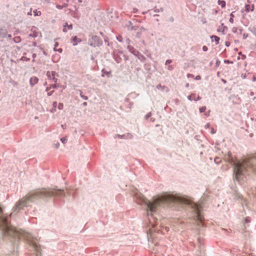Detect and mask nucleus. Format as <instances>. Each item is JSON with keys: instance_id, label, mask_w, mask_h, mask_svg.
<instances>
[{"instance_id": "1", "label": "nucleus", "mask_w": 256, "mask_h": 256, "mask_svg": "<svg viewBox=\"0 0 256 256\" xmlns=\"http://www.w3.org/2000/svg\"><path fill=\"white\" fill-rule=\"evenodd\" d=\"M136 198L138 200V204L144 206L146 210L150 224L152 227L156 224H154L156 222L155 220L156 219L154 214H156L163 206L172 203L190 206L194 212L195 216H194L196 221L202 223L204 220V218L200 213L201 206L200 204L192 202L190 200L184 197L165 194L154 197L152 200H148L143 196L139 195L136 196Z\"/></svg>"}, {"instance_id": "2", "label": "nucleus", "mask_w": 256, "mask_h": 256, "mask_svg": "<svg viewBox=\"0 0 256 256\" xmlns=\"http://www.w3.org/2000/svg\"><path fill=\"white\" fill-rule=\"evenodd\" d=\"M224 160L233 166L234 178L240 184L244 182L246 172L249 169L256 170V156L246 157L241 160L237 161L232 153L228 152V154L225 156Z\"/></svg>"}, {"instance_id": "3", "label": "nucleus", "mask_w": 256, "mask_h": 256, "mask_svg": "<svg viewBox=\"0 0 256 256\" xmlns=\"http://www.w3.org/2000/svg\"><path fill=\"white\" fill-rule=\"evenodd\" d=\"M64 192L62 190H41L27 194L25 196L19 200L12 208L10 216L16 214L24 206H27L31 202L40 198H49L52 196H64Z\"/></svg>"}, {"instance_id": "4", "label": "nucleus", "mask_w": 256, "mask_h": 256, "mask_svg": "<svg viewBox=\"0 0 256 256\" xmlns=\"http://www.w3.org/2000/svg\"><path fill=\"white\" fill-rule=\"evenodd\" d=\"M102 42V40L96 36H92L88 41L90 45L93 46H100Z\"/></svg>"}, {"instance_id": "5", "label": "nucleus", "mask_w": 256, "mask_h": 256, "mask_svg": "<svg viewBox=\"0 0 256 256\" xmlns=\"http://www.w3.org/2000/svg\"><path fill=\"white\" fill-rule=\"evenodd\" d=\"M128 50L132 53L134 56H136L137 54H138L139 52H138L134 48H133L131 46H128Z\"/></svg>"}, {"instance_id": "6", "label": "nucleus", "mask_w": 256, "mask_h": 256, "mask_svg": "<svg viewBox=\"0 0 256 256\" xmlns=\"http://www.w3.org/2000/svg\"><path fill=\"white\" fill-rule=\"evenodd\" d=\"M38 81V78L37 77L33 76L30 78V83L32 86H33L35 84H37Z\"/></svg>"}, {"instance_id": "7", "label": "nucleus", "mask_w": 256, "mask_h": 256, "mask_svg": "<svg viewBox=\"0 0 256 256\" xmlns=\"http://www.w3.org/2000/svg\"><path fill=\"white\" fill-rule=\"evenodd\" d=\"M63 32H67L68 30H70L72 28V24H68L67 22H66L63 26Z\"/></svg>"}, {"instance_id": "8", "label": "nucleus", "mask_w": 256, "mask_h": 256, "mask_svg": "<svg viewBox=\"0 0 256 256\" xmlns=\"http://www.w3.org/2000/svg\"><path fill=\"white\" fill-rule=\"evenodd\" d=\"M198 248L200 250V252L203 250L202 244H203V240L200 238H198Z\"/></svg>"}, {"instance_id": "9", "label": "nucleus", "mask_w": 256, "mask_h": 256, "mask_svg": "<svg viewBox=\"0 0 256 256\" xmlns=\"http://www.w3.org/2000/svg\"><path fill=\"white\" fill-rule=\"evenodd\" d=\"M254 5H252V6H250V5L249 4H246V9H245V10L246 12H250V11H253L254 10Z\"/></svg>"}, {"instance_id": "10", "label": "nucleus", "mask_w": 256, "mask_h": 256, "mask_svg": "<svg viewBox=\"0 0 256 256\" xmlns=\"http://www.w3.org/2000/svg\"><path fill=\"white\" fill-rule=\"evenodd\" d=\"M72 41H73V45L76 46L77 44V41H78V42H81V40L78 39L77 36H76L73 38Z\"/></svg>"}, {"instance_id": "11", "label": "nucleus", "mask_w": 256, "mask_h": 256, "mask_svg": "<svg viewBox=\"0 0 256 256\" xmlns=\"http://www.w3.org/2000/svg\"><path fill=\"white\" fill-rule=\"evenodd\" d=\"M136 56L141 62H144L145 60L144 56L142 54H140V52H138V54H137Z\"/></svg>"}, {"instance_id": "12", "label": "nucleus", "mask_w": 256, "mask_h": 256, "mask_svg": "<svg viewBox=\"0 0 256 256\" xmlns=\"http://www.w3.org/2000/svg\"><path fill=\"white\" fill-rule=\"evenodd\" d=\"M38 36V32H36L34 30L32 32H31L29 34V36L33 37V38H36V37Z\"/></svg>"}, {"instance_id": "13", "label": "nucleus", "mask_w": 256, "mask_h": 256, "mask_svg": "<svg viewBox=\"0 0 256 256\" xmlns=\"http://www.w3.org/2000/svg\"><path fill=\"white\" fill-rule=\"evenodd\" d=\"M188 98L190 100H196V94H192L191 95L188 96Z\"/></svg>"}, {"instance_id": "14", "label": "nucleus", "mask_w": 256, "mask_h": 256, "mask_svg": "<svg viewBox=\"0 0 256 256\" xmlns=\"http://www.w3.org/2000/svg\"><path fill=\"white\" fill-rule=\"evenodd\" d=\"M114 59L117 63H120L121 62V58L118 56H114Z\"/></svg>"}, {"instance_id": "15", "label": "nucleus", "mask_w": 256, "mask_h": 256, "mask_svg": "<svg viewBox=\"0 0 256 256\" xmlns=\"http://www.w3.org/2000/svg\"><path fill=\"white\" fill-rule=\"evenodd\" d=\"M218 4L224 8L226 6V2L224 0H218Z\"/></svg>"}, {"instance_id": "16", "label": "nucleus", "mask_w": 256, "mask_h": 256, "mask_svg": "<svg viewBox=\"0 0 256 256\" xmlns=\"http://www.w3.org/2000/svg\"><path fill=\"white\" fill-rule=\"evenodd\" d=\"M212 38H214V40L216 41V44H218V41L220 40V38L217 36H212Z\"/></svg>"}, {"instance_id": "17", "label": "nucleus", "mask_w": 256, "mask_h": 256, "mask_svg": "<svg viewBox=\"0 0 256 256\" xmlns=\"http://www.w3.org/2000/svg\"><path fill=\"white\" fill-rule=\"evenodd\" d=\"M14 41L15 42L17 43V42H19L20 40V37L19 36H16L15 38H14Z\"/></svg>"}, {"instance_id": "18", "label": "nucleus", "mask_w": 256, "mask_h": 256, "mask_svg": "<svg viewBox=\"0 0 256 256\" xmlns=\"http://www.w3.org/2000/svg\"><path fill=\"white\" fill-rule=\"evenodd\" d=\"M230 22H231V23H233L234 22V19H233V18L234 17V15L233 14V12L231 13L230 14Z\"/></svg>"}, {"instance_id": "19", "label": "nucleus", "mask_w": 256, "mask_h": 256, "mask_svg": "<svg viewBox=\"0 0 256 256\" xmlns=\"http://www.w3.org/2000/svg\"><path fill=\"white\" fill-rule=\"evenodd\" d=\"M218 30L219 32H224V28L223 27V24H222L221 26H220L218 29Z\"/></svg>"}, {"instance_id": "20", "label": "nucleus", "mask_w": 256, "mask_h": 256, "mask_svg": "<svg viewBox=\"0 0 256 256\" xmlns=\"http://www.w3.org/2000/svg\"><path fill=\"white\" fill-rule=\"evenodd\" d=\"M132 137V136L131 134L128 133L125 135L124 138H131Z\"/></svg>"}, {"instance_id": "21", "label": "nucleus", "mask_w": 256, "mask_h": 256, "mask_svg": "<svg viewBox=\"0 0 256 256\" xmlns=\"http://www.w3.org/2000/svg\"><path fill=\"white\" fill-rule=\"evenodd\" d=\"M220 161H221V160H220V158H219L218 157H216L214 158V162L217 164H218L220 162Z\"/></svg>"}, {"instance_id": "22", "label": "nucleus", "mask_w": 256, "mask_h": 256, "mask_svg": "<svg viewBox=\"0 0 256 256\" xmlns=\"http://www.w3.org/2000/svg\"><path fill=\"white\" fill-rule=\"evenodd\" d=\"M50 74L51 73H50V71H48L47 72H46V76L50 79H51L52 78V76Z\"/></svg>"}, {"instance_id": "23", "label": "nucleus", "mask_w": 256, "mask_h": 256, "mask_svg": "<svg viewBox=\"0 0 256 256\" xmlns=\"http://www.w3.org/2000/svg\"><path fill=\"white\" fill-rule=\"evenodd\" d=\"M64 105L62 103H59L58 105V108L59 110H62L63 108Z\"/></svg>"}, {"instance_id": "24", "label": "nucleus", "mask_w": 256, "mask_h": 256, "mask_svg": "<svg viewBox=\"0 0 256 256\" xmlns=\"http://www.w3.org/2000/svg\"><path fill=\"white\" fill-rule=\"evenodd\" d=\"M206 110V106H202V108H200V112H204Z\"/></svg>"}, {"instance_id": "25", "label": "nucleus", "mask_w": 256, "mask_h": 256, "mask_svg": "<svg viewBox=\"0 0 256 256\" xmlns=\"http://www.w3.org/2000/svg\"><path fill=\"white\" fill-rule=\"evenodd\" d=\"M60 140L63 144H65L67 141V139L66 138H60Z\"/></svg>"}, {"instance_id": "26", "label": "nucleus", "mask_w": 256, "mask_h": 256, "mask_svg": "<svg viewBox=\"0 0 256 256\" xmlns=\"http://www.w3.org/2000/svg\"><path fill=\"white\" fill-rule=\"evenodd\" d=\"M0 34L2 36V37L5 38L6 36V32H0Z\"/></svg>"}, {"instance_id": "27", "label": "nucleus", "mask_w": 256, "mask_h": 256, "mask_svg": "<svg viewBox=\"0 0 256 256\" xmlns=\"http://www.w3.org/2000/svg\"><path fill=\"white\" fill-rule=\"evenodd\" d=\"M59 86L58 84H54L51 86L50 88H56Z\"/></svg>"}, {"instance_id": "28", "label": "nucleus", "mask_w": 256, "mask_h": 256, "mask_svg": "<svg viewBox=\"0 0 256 256\" xmlns=\"http://www.w3.org/2000/svg\"><path fill=\"white\" fill-rule=\"evenodd\" d=\"M52 106H53V107L54 108V111H56V106H57V102H53Z\"/></svg>"}, {"instance_id": "29", "label": "nucleus", "mask_w": 256, "mask_h": 256, "mask_svg": "<svg viewBox=\"0 0 256 256\" xmlns=\"http://www.w3.org/2000/svg\"><path fill=\"white\" fill-rule=\"evenodd\" d=\"M10 82H12L14 86H17L18 85V82L14 80H11Z\"/></svg>"}, {"instance_id": "30", "label": "nucleus", "mask_w": 256, "mask_h": 256, "mask_svg": "<svg viewBox=\"0 0 256 256\" xmlns=\"http://www.w3.org/2000/svg\"><path fill=\"white\" fill-rule=\"evenodd\" d=\"M152 116V113L151 112H149L148 113L146 116V119H148V118H149L150 117Z\"/></svg>"}, {"instance_id": "31", "label": "nucleus", "mask_w": 256, "mask_h": 256, "mask_svg": "<svg viewBox=\"0 0 256 256\" xmlns=\"http://www.w3.org/2000/svg\"><path fill=\"white\" fill-rule=\"evenodd\" d=\"M160 11L162 12V8H160V9H158V8H156V9L154 10V12H160Z\"/></svg>"}, {"instance_id": "32", "label": "nucleus", "mask_w": 256, "mask_h": 256, "mask_svg": "<svg viewBox=\"0 0 256 256\" xmlns=\"http://www.w3.org/2000/svg\"><path fill=\"white\" fill-rule=\"evenodd\" d=\"M50 74L52 75V76L53 77H55V76L56 75V72L54 71H52V72H50Z\"/></svg>"}, {"instance_id": "33", "label": "nucleus", "mask_w": 256, "mask_h": 256, "mask_svg": "<svg viewBox=\"0 0 256 256\" xmlns=\"http://www.w3.org/2000/svg\"><path fill=\"white\" fill-rule=\"evenodd\" d=\"M208 47H207L206 46H203V47H202V50H203L204 51L206 52V51H207V50H208Z\"/></svg>"}, {"instance_id": "34", "label": "nucleus", "mask_w": 256, "mask_h": 256, "mask_svg": "<svg viewBox=\"0 0 256 256\" xmlns=\"http://www.w3.org/2000/svg\"><path fill=\"white\" fill-rule=\"evenodd\" d=\"M172 62V60H168L166 62V64H170Z\"/></svg>"}, {"instance_id": "35", "label": "nucleus", "mask_w": 256, "mask_h": 256, "mask_svg": "<svg viewBox=\"0 0 256 256\" xmlns=\"http://www.w3.org/2000/svg\"><path fill=\"white\" fill-rule=\"evenodd\" d=\"M116 136H117L119 138H125V135H124V134L122 135V136H121V135H119V134H118Z\"/></svg>"}, {"instance_id": "36", "label": "nucleus", "mask_w": 256, "mask_h": 256, "mask_svg": "<svg viewBox=\"0 0 256 256\" xmlns=\"http://www.w3.org/2000/svg\"><path fill=\"white\" fill-rule=\"evenodd\" d=\"M58 42H56L54 44V50H56V47L58 46Z\"/></svg>"}, {"instance_id": "37", "label": "nucleus", "mask_w": 256, "mask_h": 256, "mask_svg": "<svg viewBox=\"0 0 256 256\" xmlns=\"http://www.w3.org/2000/svg\"><path fill=\"white\" fill-rule=\"evenodd\" d=\"M216 130H214V128H212L211 129V133H212V134H215V133H216Z\"/></svg>"}, {"instance_id": "38", "label": "nucleus", "mask_w": 256, "mask_h": 256, "mask_svg": "<svg viewBox=\"0 0 256 256\" xmlns=\"http://www.w3.org/2000/svg\"><path fill=\"white\" fill-rule=\"evenodd\" d=\"M56 7L58 8V9H62V6H60V5H59V4H57L56 6Z\"/></svg>"}, {"instance_id": "39", "label": "nucleus", "mask_w": 256, "mask_h": 256, "mask_svg": "<svg viewBox=\"0 0 256 256\" xmlns=\"http://www.w3.org/2000/svg\"><path fill=\"white\" fill-rule=\"evenodd\" d=\"M52 80H53L55 83H56V82H57V81H58V79H57L55 77H53V78H52Z\"/></svg>"}, {"instance_id": "40", "label": "nucleus", "mask_w": 256, "mask_h": 256, "mask_svg": "<svg viewBox=\"0 0 256 256\" xmlns=\"http://www.w3.org/2000/svg\"><path fill=\"white\" fill-rule=\"evenodd\" d=\"M245 222H246V223H248V222H250V218H246V219H245Z\"/></svg>"}, {"instance_id": "41", "label": "nucleus", "mask_w": 256, "mask_h": 256, "mask_svg": "<svg viewBox=\"0 0 256 256\" xmlns=\"http://www.w3.org/2000/svg\"><path fill=\"white\" fill-rule=\"evenodd\" d=\"M56 51H58V52H59L61 53L62 51V48H58V49H56Z\"/></svg>"}, {"instance_id": "42", "label": "nucleus", "mask_w": 256, "mask_h": 256, "mask_svg": "<svg viewBox=\"0 0 256 256\" xmlns=\"http://www.w3.org/2000/svg\"><path fill=\"white\" fill-rule=\"evenodd\" d=\"M117 39L118 40H119L120 42H122V36H120L118 37H117Z\"/></svg>"}, {"instance_id": "43", "label": "nucleus", "mask_w": 256, "mask_h": 256, "mask_svg": "<svg viewBox=\"0 0 256 256\" xmlns=\"http://www.w3.org/2000/svg\"><path fill=\"white\" fill-rule=\"evenodd\" d=\"M54 92V90H52V91H50V92H49L48 93V95L50 96H51L52 93Z\"/></svg>"}, {"instance_id": "44", "label": "nucleus", "mask_w": 256, "mask_h": 256, "mask_svg": "<svg viewBox=\"0 0 256 256\" xmlns=\"http://www.w3.org/2000/svg\"><path fill=\"white\" fill-rule=\"evenodd\" d=\"M225 44L226 46H229L230 45V42H226Z\"/></svg>"}, {"instance_id": "45", "label": "nucleus", "mask_w": 256, "mask_h": 256, "mask_svg": "<svg viewBox=\"0 0 256 256\" xmlns=\"http://www.w3.org/2000/svg\"><path fill=\"white\" fill-rule=\"evenodd\" d=\"M210 110H208V112H206V113H205V115L206 116H209L210 115Z\"/></svg>"}, {"instance_id": "46", "label": "nucleus", "mask_w": 256, "mask_h": 256, "mask_svg": "<svg viewBox=\"0 0 256 256\" xmlns=\"http://www.w3.org/2000/svg\"><path fill=\"white\" fill-rule=\"evenodd\" d=\"M210 126V124L209 123L207 124L206 126H205V128H208Z\"/></svg>"}, {"instance_id": "47", "label": "nucleus", "mask_w": 256, "mask_h": 256, "mask_svg": "<svg viewBox=\"0 0 256 256\" xmlns=\"http://www.w3.org/2000/svg\"><path fill=\"white\" fill-rule=\"evenodd\" d=\"M188 77V78H192L194 76V75H192V74H188L187 75Z\"/></svg>"}, {"instance_id": "48", "label": "nucleus", "mask_w": 256, "mask_h": 256, "mask_svg": "<svg viewBox=\"0 0 256 256\" xmlns=\"http://www.w3.org/2000/svg\"><path fill=\"white\" fill-rule=\"evenodd\" d=\"M200 78H200V76H196V80H200Z\"/></svg>"}, {"instance_id": "49", "label": "nucleus", "mask_w": 256, "mask_h": 256, "mask_svg": "<svg viewBox=\"0 0 256 256\" xmlns=\"http://www.w3.org/2000/svg\"><path fill=\"white\" fill-rule=\"evenodd\" d=\"M236 30H237V28H232V32H236Z\"/></svg>"}, {"instance_id": "50", "label": "nucleus", "mask_w": 256, "mask_h": 256, "mask_svg": "<svg viewBox=\"0 0 256 256\" xmlns=\"http://www.w3.org/2000/svg\"><path fill=\"white\" fill-rule=\"evenodd\" d=\"M61 126H62V128H63L64 129V128H66V124H62V125H61Z\"/></svg>"}, {"instance_id": "51", "label": "nucleus", "mask_w": 256, "mask_h": 256, "mask_svg": "<svg viewBox=\"0 0 256 256\" xmlns=\"http://www.w3.org/2000/svg\"><path fill=\"white\" fill-rule=\"evenodd\" d=\"M172 69H173V68L171 66H169L168 68V70H172Z\"/></svg>"}, {"instance_id": "52", "label": "nucleus", "mask_w": 256, "mask_h": 256, "mask_svg": "<svg viewBox=\"0 0 256 256\" xmlns=\"http://www.w3.org/2000/svg\"><path fill=\"white\" fill-rule=\"evenodd\" d=\"M68 6V4H64L62 6V8H66V7H67V6Z\"/></svg>"}, {"instance_id": "53", "label": "nucleus", "mask_w": 256, "mask_h": 256, "mask_svg": "<svg viewBox=\"0 0 256 256\" xmlns=\"http://www.w3.org/2000/svg\"><path fill=\"white\" fill-rule=\"evenodd\" d=\"M60 145V144L58 142H57L56 144H55V147L56 148H58V146Z\"/></svg>"}, {"instance_id": "54", "label": "nucleus", "mask_w": 256, "mask_h": 256, "mask_svg": "<svg viewBox=\"0 0 256 256\" xmlns=\"http://www.w3.org/2000/svg\"><path fill=\"white\" fill-rule=\"evenodd\" d=\"M164 229L166 232H168L169 230V228L168 227H165Z\"/></svg>"}, {"instance_id": "55", "label": "nucleus", "mask_w": 256, "mask_h": 256, "mask_svg": "<svg viewBox=\"0 0 256 256\" xmlns=\"http://www.w3.org/2000/svg\"><path fill=\"white\" fill-rule=\"evenodd\" d=\"M160 88H162V86L160 84H158L156 86V88H158V89Z\"/></svg>"}, {"instance_id": "56", "label": "nucleus", "mask_w": 256, "mask_h": 256, "mask_svg": "<svg viewBox=\"0 0 256 256\" xmlns=\"http://www.w3.org/2000/svg\"><path fill=\"white\" fill-rule=\"evenodd\" d=\"M137 11H138V9L137 8H134V10H133V12L134 13L136 12Z\"/></svg>"}, {"instance_id": "57", "label": "nucleus", "mask_w": 256, "mask_h": 256, "mask_svg": "<svg viewBox=\"0 0 256 256\" xmlns=\"http://www.w3.org/2000/svg\"><path fill=\"white\" fill-rule=\"evenodd\" d=\"M40 12H36V14L35 15H36V16H38V15H40Z\"/></svg>"}, {"instance_id": "58", "label": "nucleus", "mask_w": 256, "mask_h": 256, "mask_svg": "<svg viewBox=\"0 0 256 256\" xmlns=\"http://www.w3.org/2000/svg\"><path fill=\"white\" fill-rule=\"evenodd\" d=\"M200 99H201V98L200 96H198L196 98L195 100H200Z\"/></svg>"}, {"instance_id": "59", "label": "nucleus", "mask_w": 256, "mask_h": 256, "mask_svg": "<svg viewBox=\"0 0 256 256\" xmlns=\"http://www.w3.org/2000/svg\"><path fill=\"white\" fill-rule=\"evenodd\" d=\"M8 38H12V35H11V34H8Z\"/></svg>"}, {"instance_id": "60", "label": "nucleus", "mask_w": 256, "mask_h": 256, "mask_svg": "<svg viewBox=\"0 0 256 256\" xmlns=\"http://www.w3.org/2000/svg\"><path fill=\"white\" fill-rule=\"evenodd\" d=\"M50 88H51L50 87V88H48V87L46 88V91H48L50 90Z\"/></svg>"}, {"instance_id": "61", "label": "nucleus", "mask_w": 256, "mask_h": 256, "mask_svg": "<svg viewBox=\"0 0 256 256\" xmlns=\"http://www.w3.org/2000/svg\"><path fill=\"white\" fill-rule=\"evenodd\" d=\"M50 112H52V113H53V112H55V111H54V108H52V110H50Z\"/></svg>"}, {"instance_id": "62", "label": "nucleus", "mask_w": 256, "mask_h": 256, "mask_svg": "<svg viewBox=\"0 0 256 256\" xmlns=\"http://www.w3.org/2000/svg\"><path fill=\"white\" fill-rule=\"evenodd\" d=\"M82 96V98H84L85 100H87L88 99V98L86 96Z\"/></svg>"}, {"instance_id": "63", "label": "nucleus", "mask_w": 256, "mask_h": 256, "mask_svg": "<svg viewBox=\"0 0 256 256\" xmlns=\"http://www.w3.org/2000/svg\"><path fill=\"white\" fill-rule=\"evenodd\" d=\"M247 37V36H246L245 34H244V38H246Z\"/></svg>"}, {"instance_id": "64", "label": "nucleus", "mask_w": 256, "mask_h": 256, "mask_svg": "<svg viewBox=\"0 0 256 256\" xmlns=\"http://www.w3.org/2000/svg\"><path fill=\"white\" fill-rule=\"evenodd\" d=\"M83 104H84V106H86L87 103H86V102H84Z\"/></svg>"}]
</instances>
